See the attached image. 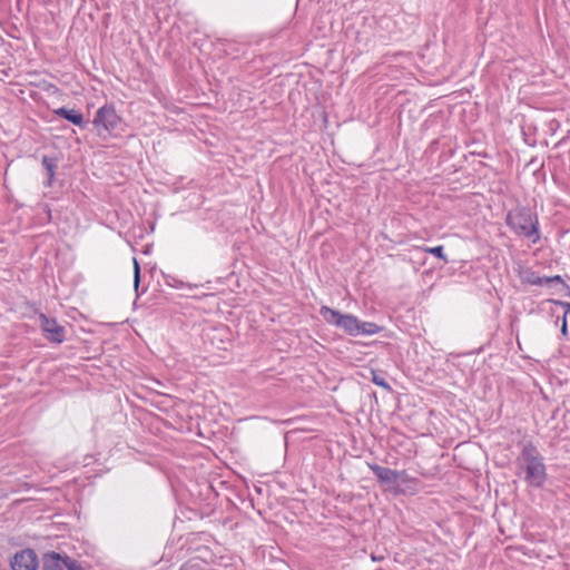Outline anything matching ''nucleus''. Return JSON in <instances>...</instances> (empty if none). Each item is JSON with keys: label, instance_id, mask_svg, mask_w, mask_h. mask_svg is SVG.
<instances>
[{"label": "nucleus", "instance_id": "423d86ee", "mask_svg": "<svg viewBox=\"0 0 570 570\" xmlns=\"http://www.w3.org/2000/svg\"><path fill=\"white\" fill-rule=\"evenodd\" d=\"M12 570H38L39 561L32 549L16 552L10 561Z\"/></svg>", "mask_w": 570, "mask_h": 570}, {"label": "nucleus", "instance_id": "0eeeda50", "mask_svg": "<svg viewBox=\"0 0 570 570\" xmlns=\"http://www.w3.org/2000/svg\"><path fill=\"white\" fill-rule=\"evenodd\" d=\"M40 327L47 340L53 343H62L65 341V328L55 318H49L45 314H40Z\"/></svg>", "mask_w": 570, "mask_h": 570}, {"label": "nucleus", "instance_id": "2eb2a0df", "mask_svg": "<svg viewBox=\"0 0 570 570\" xmlns=\"http://www.w3.org/2000/svg\"><path fill=\"white\" fill-rule=\"evenodd\" d=\"M561 332L564 336H567L568 334V330H567V316L566 314L563 315L562 317V326H561Z\"/></svg>", "mask_w": 570, "mask_h": 570}, {"label": "nucleus", "instance_id": "f257e3e1", "mask_svg": "<svg viewBox=\"0 0 570 570\" xmlns=\"http://www.w3.org/2000/svg\"><path fill=\"white\" fill-rule=\"evenodd\" d=\"M320 314L327 324L343 330L351 336H371L380 333L382 330L376 323L362 322L352 314H342L328 306H322Z\"/></svg>", "mask_w": 570, "mask_h": 570}, {"label": "nucleus", "instance_id": "9b49d317", "mask_svg": "<svg viewBox=\"0 0 570 570\" xmlns=\"http://www.w3.org/2000/svg\"><path fill=\"white\" fill-rule=\"evenodd\" d=\"M371 374L374 384L383 387L386 391H391L390 384L384 380V377L380 376L375 370H371Z\"/></svg>", "mask_w": 570, "mask_h": 570}, {"label": "nucleus", "instance_id": "1a4fd4ad", "mask_svg": "<svg viewBox=\"0 0 570 570\" xmlns=\"http://www.w3.org/2000/svg\"><path fill=\"white\" fill-rule=\"evenodd\" d=\"M56 114L61 116L62 118L69 120L76 126L82 127L85 125V119L82 114L78 112L75 109H69L66 107H61L56 110Z\"/></svg>", "mask_w": 570, "mask_h": 570}, {"label": "nucleus", "instance_id": "7ed1b4c3", "mask_svg": "<svg viewBox=\"0 0 570 570\" xmlns=\"http://www.w3.org/2000/svg\"><path fill=\"white\" fill-rule=\"evenodd\" d=\"M507 225L518 235L535 244L540 239L539 222L529 209L517 208L508 213Z\"/></svg>", "mask_w": 570, "mask_h": 570}, {"label": "nucleus", "instance_id": "9d476101", "mask_svg": "<svg viewBox=\"0 0 570 570\" xmlns=\"http://www.w3.org/2000/svg\"><path fill=\"white\" fill-rule=\"evenodd\" d=\"M529 282L533 285H543L551 282H562L561 277L559 275L552 276V277H533L529 279Z\"/></svg>", "mask_w": 570, "mask_h": 570}, {"label": "nucleus", "instance_id": "dca6fc26", "mask_svg": "<svg viewBox=\"0 0 570 570\" xmlns=\"http://www.w3.org/2000/svg\"><path fill=\"white\" fill-rule=\"evenodd\" d=\"M560 305L564 308V314L567 315L570 312V303L561 302Z\"/></svg>", "mask_w": 570, "mask_h": 570}, {"label": "nucleus", "instance_id": "20e7f679", "mask_svg": "<svg viewBox=\"0 0 570 570\" xmlns=\"http://www.w3.org/2000/svg\"><path fill=\"white\" fill-rule=\"evenodd\" d=\"M521 460L525 464V481L532 487H541L547 479L546 466L542 460L534 455V449L525 446Z\"/></svg>", "mask_w": 570, "mask_h": 570}, {"label": "nucleus", "instance_id": "39448f33", "mask_svg": "<svg viewBox=\"0 0 570 570\" xmlns=\"http://www.w3.org/2000/svg\"><path fill=\"white\" fill-rule=\"evenodd\" d=\"M121 120L115 106L112 104H106L97 110L92 124L97 129L111 134L119 127Z\"/></svg>", "mask_w": 570, "mask_h": 570}, {"label": "nucleus", "instance_id": "f8f14e48", "mask_svg": "<svg viewBox=\"0 0 570 570\" xmlns=\"http://www.w3.org/2000/svg\"><path fill=\"white\" fill-rule=\"evenodd\" d=\"M42 165L46 167L49 174V185L52 183L55 177L56 163L48 157L42 158Z\"/></svg>", "mask_w": 570, "mask_h": 570}, {"label": "nucleus", "instance_id": "f03ea898", "mask_svg": "<svg viewBox=\"0 0 570 570\" xmlns=\"http://www.w3.org/2000/svg\"><path fill=\"white\" fill-rule=\"evenodd\" d=\"M379 481L387 484L395 494L414 493L417 480L410 476L405 471H396L377 464H368Z\"/></svg>", "mask_w": 570, "mask_h": 570}, {"label": "nucleus", "instance_id": "4468645a", "mask_svg": "<svg viewBox=\"0 0 570 570\" xmlns=\"http://www.w3.org/2000/svg\"><path fill=\"white\" fill-rule=\"evenodd\" d=\"M132 262H134V287L136 291H138V287L140 284V266L136 258H134Z\"/></svg>", "mask_w": 570, "mask_h": 570}, {"label": "nucleus", "instance_id": "f3484780", "mask_svg": "<svg viewBox=\"0 0 570 570\" xmlns=\"http://www.w3.org/2000/svg\"><path fill=\"white\" fill-rule=\"evenodd\" d=\"M372 560H373V561H380V560H381V558H377V557L372 556Z\"/></svg>", "mask_w": 570, "mask_h": 570}, {"label": "nucleus", "instance_id": "ddd939ff", "mask_svg": "<svg viewBox=\"0 0 570 570\" xmlns=\"http://www.w3.org/2000/svg\"><path fill=\"white\" fill-rule=\"evenodd\" d=\"M423 250L425 253L432 254V255L443 259L444 262H448V258H446V256L443 253V246L442 245H439V246H435V247H424Z\"/></svg>", "mask_w": 570, "mask_h": 570}, {"label": "nucleus", "instance_id": "6e6552de", "mask_svg": "<svg viewBox=\"0 0 570 570\" xmlns=\"http://www.w3.org/2000/svg\"><path fill=\"white\" fill-rule=\"evenodd\" d=\"M43 570H83L82 567L70 558L62 559L57 553L45 558Z\"/></svg>", "mask_w": 570, "mask_h": 570}]
</instances>
